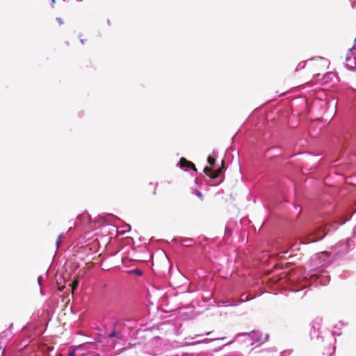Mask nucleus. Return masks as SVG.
Here are the masks:
<instances>
[{"instance_id": "f257e3e1", "label": "nucleus", "mask_w": 356, "mask_h": 356, "mask_svg": "<svg viewBox=\"0 0 356 356\" xmlns=\"http://www.w3.org/2000/svg\"><path fill=\"white\" fill-rule=\"evenodd\" d=\"M224 165H225L224 164V161H222L221 166L218 169H217L216 170L213 172L211 168H210V167H205L204 168L203 171L210 178L216 179V178H218L220 176V175L222 173V170L224 168Z\"/></svg>"}, {"instance_id": "f03ea898", "label": "nucleus", "mask_w": 356, "mask_h": 356, "mask_svg": "<svg viewBox=\"0 0 356 356\" xmlns=\"http://www.w3.org/2000/svg\"><path fill=\"white\" fill-rule=\"evenodd\" d=\"M179 165L181 168H184V169L191 168L194 171H197V168H196L195 165H194V163L188 161L184 157H182L180 159Z\"/></svg>"}, {"instance_id": "7ed1b4c3", "label": "nucleus", "mask_w": 356, "mask_h": 356, "mask_svg": "<svg viewBox=\"0 0 356 356\" xmlns=\"http://www.w3.org/2000/svg\"><path fill=\"white\" fill-rule=\"evenodd\" d=\"M207 161L211 166H213L215 164L216 159L213 157L209 156L207 158Z\"/></svg>"}, {"instance_id": "20e7f679", "label": "nucleus", "mask_w": 356, "mask_h": 356, "mask_svg": "<svg viewBox=\"0 0 356 356\" xmlns=\"http://www.w3.org/2000/svg\"><path fill=\"white\" fill-rule=\"evenodd\" d=\"M78 280H74L72 284V290L74 291L78 286Z\"/></svg>"}, {"instance_id": "39448f33", "label": "nucleus", "mask_w": 356, "mask_h": 356, "mask_svg": "<svg viewBox=\"0 0 356 356\" xmlns=\"http://www.w3.org/2000/svg\"><path fill=\"white\" fill-rule=\"evenodd\" d=\"M135 275H142V271L139 269H135L132 271Z\"/></svg>"}, {"instance_id": "423d86ee", "label": "nucleus", "mask_w": 356, "mask_h": 356, "mask_svg": "<svg viewBox=\"0 0 356 356\" xmlns=\"http://www.w3.org/2000/svg\"><path fill=\"white\" fill-rule=\"evenodd\" d=\"M63 236V234H60V236H58L57 241H56V246L58 247L60 245V240H61V238Z\"/></svg>"}, {"instance_id": "0eeeda50", "label": "nucleus", "mask_w": 356, "mask_h": 356, "mask_svg": "<svg viewBox=\"0 0 356 356\" xmlns=\"http://www.w3.org/2000/svg\"><path fill=\"white\" fill-rule=\"evenodd\" d=\"M118 335V333L115 332V331L112 332L110 334H109V337L112 338V337H114L115 336Z\"/></svg>"}, {"instance_id": "6e6552de", "label": "nucleus", "mask_w": 356, "mask_h": 356, "mask_svg": "<svg viewBox=\"0 0 356 356\" xmlns=\"http://www.w3.org/2000/svg\"><path fill=\"white\" fill-rule=\"evenodd\" d=\"M56 21L58 22V24H59L60 25H62V24H63V22L62 19H61V18H60V17H57V18H56Z\"/></svg>"}, {"instance_id": "1a4fd4ad", "label": "nucleus", "mask_w": 356, "mask_h": 356, "mask_svg": "<svg viewBox=\"0 0 356 356\" xmlns=\"http://www.w3.org/2000/svg\"><path fill=\"white\" fill-rule=\"evenodd\" d=\"M69 356H75V352L74 351L70 352Z\"/></svg>"}, {"instance_id": "9d476101", "label": "nucleus", "mask_w": 356, "mask_h": 356, "mask_svg": "<svg viewBox=\"0 0 356 356\" xmlns=\"http://www.w3.org/2000/svg\"><path fill=\"white\" fill-rule=\"evenodd\" d=\"M197 195V196L199 197H202V193L200 192H198Z\"/></svg>"}, {"instance_id": "9b49d317", "label": "nucleus", "mask_w": 356, "mask_h": 356, "mask_svg": "<svg viewBox=\"0 0 356 356\" xmlns=\"http://www.w3.org/2000/svg\"><path fill=\"white\" fill-rule=\"evenodd\" d=\"M324 236H325V233H323V236H319V238H323V237Z\"/></svg>"}, {"instance_id": "f8f14e48", "label": "nucleus", "mask_w": 356, "mask_h": 356, "mask_svg": "<svg viewBox=\"0 0 356 356\" xmlns=\"http://www.w3.org/2000/svg\"><path fill=\"white\" fill-rule=\"evenodd\" d=\"M51 1L52 2V3H56V0H51Z\"/></svg>"}, {"instance_id": "ddd939ff", "label": "nucleus", "mask_w": 356, "mask_h": 356, "mask_svg": "<svg viewBox=\"0 0 356 356\" xmlns=\"http://www.w3.org/2000/svg\"><path fill=\"white\" fill-rule=\"evenodd\" d=\"M355 40L356 41V38H355Z\"/></svg>"}]
</instances>
